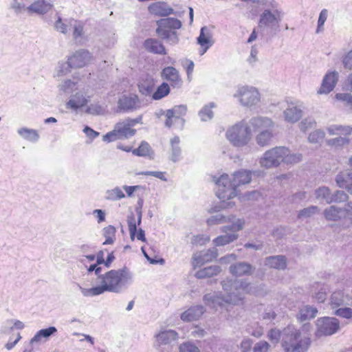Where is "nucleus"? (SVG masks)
<instances>
[{"mask_svg":"<svg viewBox=\"0 0 352 352\" xmlns=\"http://www.w3.org/2000/svg\"><path fill=\"white\" fill-rule=\"evenodd\" d=\"M119 139H121V138L116 126L114 127L113 130L106 133L102 137L103 141L107 142H113Z\"/></svg>","mask_w":352,"mask_h":352,"instance_id":"obj_45","label":"nucleus"},{"mask_svg":"<svg viewBox=\"0 0 352 352\" xmlns=\"http://www.w3.org/2000/svg\"><path fill=\"white\" fill-rule=\"evenodd\" d=\"M338 78L336 72H329L324 77L322 85L318 90L319 94H329L335 87Z\"/></svg>","mask_w":352,"mask_h":352,"instance_id":"obj_19","label":"nucleus"},{"mask_svg":"<svg viewBox=\"0 0 352 352\" xmlns=\"http://www.w3.org/2000/svg\"><path fill=\"white\" fill-rule=\"evenodd\" d=\"M171 337L173 340H176L177 338V333L173 330L164 331L157 335L159 340L164 341L166 338Z\"/></svg>","mask_w":352,"mask_h":352,"instance_id":"obj_50","label":"nucleus"},{"mask_svg":"<svg viewBox=\"0 0 352 352\" xmlns=\"http://www.w3.org/2000/svg\"><path fill=\"white\" fill-rule=\"evenodd\" d=\"M83 132L91 140H94V139L96 138L100 134L98 132L94 131V129H92L91 128H90L88 126H86L84 128Z\"/></svg>","mask_w":352,"mask_h":352,"instance_id":"obj_56","label":"nucleus"},{"mask_svg":"<svg viewBox=\"0 0 352 352\" xmlns=\"http://www.w3.org/2000/svg\"><path fill=\"white\" fill-rule=\"evenodd\" d=\"M317 335L331 336L340 329V322L336 318L322 317L317 320Z\"/></svg>","mask_w":352,"mask_h":352,"instance_id":"obj_11","label":"nucleus"},{"mask_svg":"<svg viewBox=\"0 0 352 352\" xmlns=\"http://www.w3.org/2000/svg\"><path fill=\"white\" fill-rule=\"evenodd\" d=\"M141 250L144 256L146 258V259L149 261L150 263L163 264L164 263V260L160 257L159 251L155 246H142L141 248Z\"/></svg>","mask_w":352,"mask_h":352,"instance_id":"obj_22","label":"nucleus"},{"mask_svg":"<svg viewBox=\"0 0 352 352\" xmlns=\"http://www.w3.org/2000/svg\"><path fill=\"white\" fill-rule=\"evenodd\" d=\"M118 148L126 153H132L135 156L147 157L153 159L154 151L151 145L146 141H142L138 148H133L131 146H127L120 144Z\"/></svg>","mask_w":352,"mask_h":352,"instance_id":"obj_13","label":"nucleus"},{"mask_svg":"<svg viewBox=\"0 0 352 352\" xmlns=\"http://www.w3.org/2000/svg\"><path fill=\"white\" fill-rule=\"evenodd\" d=\"M245 221L243 219H239L236 220V222H234L231 226L224 227L223 231L226 233H230L226 235H221L215 238L213 240L214 244L216 246H222L234 241L238 237V235L235 233L242 230Z\"/></svg>","mask_w":352,"mask_h":352,"instance_id":"obj_6","label":"nucleus"},{"mask_svg":"<svg viewBox=\"0 0 352 352\" xmlns=\"http://www.w3.org/2000/svg\"><path fill=\"white\" fill-rule=\"evenodd\" d=\"M285 120L290 122L298 121L301 117V112L296 107L287 109L285 112Z\"/></svg>","mask_w":352,"mask_h":352,"instance_id":"obj_38","label":"nucleus"},{"mask_svg":"<svg viewBox=\"0 0 352 352\" xmlns=\"http://www.w3.org/2000/svg\"><path fill=\"white\" fill-rule=\"evenodd\" d=\"M162 78L170 83L172 87H178L182 83V79L178 71L173 67L164 68L161 73Z\"/></svg>","mask_w":352,"mask_h":352,"instance_id":"obj_20","label":"nucleus"},{"mask_svg":"<svg viewBox=\"0 0 352 352\" xmlns=\"http://www.w3.org/2000/svg\"><path fill=\"white\" fill-rule=\"evenodd\" d=\"M54 25L55 28L62 33L65 34L68 30V24L63 23L60 18L58 19V20L55 22Z\"/></svg>","mask_w":352,"mask_h":352,"instance_id":"obj_55","label":"nucleus"},{"mask_svg":"<svg viewBox=\"0 0 352 352\" xmlns=\"http://www.w3.org/2000/svg\"><path fill=\"white\" fill-rule=\"evenodd\" d=\"M20 135L23 137L25 139L30 141H36L38 138V135L36 131L33 129H28L26 128H22L19 130Z\"/></svg>","mask_w":352,"mask_h":352,"instance_id":"obj_40","label":"nucleus"},{"mask_svg":"<svg viewBox=\"0 0 352 352\" xmlns=\"http://www.w3.org/2000/svg\"><path fill=\"white\" fill-rule=\"evenodd\" d=\"M91 54L87 50H79L74 53L67 59L70 68H80L87 65L91 60Z\"/></svg>","mask_w":352,"mask_h":352,"instance_id":"obj_14","label":"nucleus"},{"mask_svg":"<svg viewBox=\"0 0 352 352\" xmlns=\"http://www.w3.org/2000/svg\"><path fill=\"white\" fill-rule=\"evenodd\" d=\"M127 223L131 239L134 241L135 239H137L141 241L146 242L144 231L141 228L137 229L138 226L141 223V215L140 214L137 219L134 214L129 216Z\"/></svg>","mask_w":352,"mask_h":352,"instance_id":"obj_16","label":"nucleus"},{"mask_svg":"<svg viewBox=\"0 0 352 352\" xmlns=\"http://www.w3.org/2000/svg\"><path fill=\"white\" fill-rule=\"evenodd\" d=\"M252 136L251 121L248 125L236 124L226 132L227 139L235 146L248 144Z\"/></svg>","mask_w":352,"mask_h":352,"instance_id":"obj_5","label":"nucleus"},{"mask_svg":"<svg viewBox=\"0 0 352 352\" xmlns=\"http://www.w3.org/2000/svg\"><path fill=\"white\" fill-rule=\"evenodd\" d=\"M318 302H324L327 298V292L324 289H321L317 292L314 296Z\"/></svg>","mask_w":352,"mask_h":352,"instance_id":"obj_60","label":"nucleus"},{"mask_svg":"<svg viewBox=\"0 0 352 352\" xmlns=\"http://www.w3.org/2000/svg\"><path fill=\"white\" fill-rule=\"evenodd\" d=\"M335 98L344 103L346 107H348L352 110V95L347 93L344 94H336Z\"/></svg>","mask_w":352,"mask_h":352,"instance_id":"obj_43","label":"nucleus"},{"mask_svg":"<svg viewBox=\"0 0 352 352\" xmlns=\"http://www.w3.org/2000/svg\"><path fill=\"white\" fill-rule=\"evenodd\" d=\"M88 100L81 94L77 93L73 99L69 100L67 106L72 109H76L85 106Z\"/></svg>","mask_w":352,"mask_h":352,"instance_id":"obj_34","label":"nucleus"},{"mask_svg":"<svg viewBox=\"0 0 352 352\" xmlns=\"http://www.w3.org/2000/svg\"><path fill=\"white\" fill-rule=\"evenodd\" d=\"M309 337H301L299 330H296L291 335L290 344L286 347L287 352H306L311 345Z\"/></svg>","mask_w":352,"mask_h":352,"instance_id":"obj_12","label":"nucleus"},{"mask_svg":"<svg viewBox=\"0 0 352 352\" xmlns=\"http://www.w3.org/2000/svg\"><path fill=\"white\" fill-rule=\"evenodd\" d=\"M251 179L252 173L246 170L234 173L232 180H230L228 175H222L216 182L218 187L217 195L222 202H226L236 196L237 186L248 184Z\"/></svg>","mask_w":352,"mask_h":352,"instance_id":"obj_2","label":"nucleus"},{"mask_svg":"<svg viewBox=\"0 0 352 352\" xmlns=\"http://www.w3.org/2000/svg\"><path fill=\"white\" fill-rule=\"evenodd\" d=\"M138 123V121L136 119H126L122 122H118L115 126L121 139L129 138L135 134L136 130L133 127Z\"/></svg>","mask_w":352,"mask_h":352,"instance_id":"obj_17","label":"nucleus"},{"mask_svg":"<svg viewBox=\"0 0 352 352\" xmlns=\"http://www.w3.org/2000/svg\"><path fill=\"white\" fill-rule=\"evenodd\" d=\"M202 306H195L189 308L181 315V319L184 322H191L198 320L204 314Z\"/></svg>","mask_w":352,"mask_h":352,"instance_id":"obj_26","label":"nucleus"},{"mask_svg":"<svg viewBox=\"0 0 352 352\" xmlns=\"http://www.w3.org/2000/svg\"><path fill=\"white\" fill-rule=\"evenodd\" d=\"M52 8V5L45 0H38L32 3L28 8V10L31 12L38 14L46 13Z\"/></svg>","mask_w":352,"mask_h":352,"instance_id":"obj_29","label":"nucleus"},{"mask_svg":"<svg viewBox=\"0 0 352 352\" xmlns=\"http://www.w3.org/2000/svg\"><path fill=\"white\" fill-rule=\"evenodd\" d=\"M327 10L326 9H324L320 12L318 21L317 32H319L322 28L327 19Z\"/></svg>","mask_w":352,"mask_h":352,"instance_id":"obj_54","label":"nucleus"},{"mask_svg":"<svg viewBox=\"0 0 352 352\" xmlns=\"http://www.w3.org/2000/svg\"><path fill=\"white\" fill-rule=\"evenodd\" d=\"M270 349V344L264 340L256 342L253 346V352H268Z\"/></svg>","mask_w":352,"mask_h":352,"instance_id":"obj_46","label":"nucleus"},{"mask_svg":"<svg viewBox=\"0 0 352 352\" xmlns=\"http://www.w3.org/2000/svg\"><path fill=\"white\" fill-rule=\"evenodd\" d=\"M186 113L187 107L185 105H177L171 109L167 110L165 114V125L168 128L174 126L176 124L183 126Z\"/></svg>","mask_w":352,"mask_h":352,"instance_id":"obj_10","label":"nucleus"},{"mask_svg":"<svg viewBox=\"0 0 352 352\" xmlns=\"http://www.w3.org/2000/svg\"><path fill=\"white\" fill-rule=\"evenodd\" d=\"M230 271L233 276L239 277L250 274L252 272V267L245 263H239L232 265L230 268Z\"/></svg>","mask_w":352,"mask_h":352,"instance_id":"obj_28","label":"nucleus"},{"mask_svg":"<svg viewBox=\"0 0 352 352\" xmlns=\"http://www.w3.org/2000/svg\"><path fill=\"white\" fill-rule=\"evenodd\" d=\"M144 48L149 52L157 54H166V51L163 44L154 38H148L144 42Z\"/></svg>","mask_w":352,"mask_h":352,"instance_id":"obj_24","label":"nucleus"},{"mask_svg":"<svg viewBox=\"0 0 352 352\" xmlns=\"http://www.w3.org/2000/svg\"><path fill=\"white\" fill-rule=\"evenodd\" d=\"M318 212V208L311 206L307 208H305L300 211L298 214L299 217H310L312 214L316 213Z\"/></svg>","mask_w":352,"mask_h":352,"instance_id":"obj_53","label":"nucleus"},{"mask_svg":"<svg viewBox=\"0 0 352 352\" xmlns=\"http://www.w3.org/2000/svg\"><path fill=\"white\" fill-rule=\"evenodd\" d=\"M129 278V274L126 268L111 270L99 276L100 285L87 289L84 294L98 296L105 292H119Z\"/></svg>","mask_w":352,"mask_h":352,"instance_id":"obj_1","label":"nucleus"},{"mask_svg":"<svg viewBox=\"0 0 352 352\" xmlns=\"http://www.w3.org/2000/svg\"><path fill=\"white\" fill-rule=\"evenodd\" d=\"M148 10L152 14L159 16H166L173 13V10L164 2H155L151 3Z\"/></svg>","mask_w":352,"mask_h":352,"instance_id":"obj_23","label":"nucleus"},{"mask_svg":"<svg viewBox=\"0 0 352 352\" xmlns=\"http://www.w3.org/2000/svg\"><path fill=\"white\" fill-rule=\"evenodd\" d=\"M220 272L221 268L219 266H210L198 271L196 273V276L199 278H205L217 275Z\"/></svg>","mask_w":352,"mask_h":352,"instance_id":"obj_33","label":"nucleus"},{"mask_svg":"<svg viewBox=\"0 0 352 352\" xmlns=\"http://www.w3.org/2000/svg\"><path fill=\"white\" fill-rule=\"evenodd\" d=\"M145 176H153L162 181H167L166 173L162 171H146L142 173Z\"/></svg>","mask_w":352,"mask_h":352,"instance_id":"obj_51","label":"nucleus"},{"mask_svg":"<svg viewBox=\"0 0 352 352\" xmlns=\"http://www.w3.org/2000/svg\"><path fill=\"white\" fill-rule=\"evenodd\" d=\"M82 32L83 26L81 24L74 25L73 35L75 38L81 36L82 35Z\"/></svg>","mask_w":352,"mask_h":352,"instance_id":"obj_63","label":"nucleus"},{"mask_svg":"<svg viewBox=\"0 0 352 352\" xmlns=\"http://www.w3.org/2000/svg\"><path fill=\"white\" fill-rule=\"evenodd\" d=\"M274 123L271 119L257 117L251 120L252 134L256 133V140L260 146L270 144L272 138Z\"/></svg>","mask_w":352,"mask_h":352,"instance_id":"obj_4","label":"nucleus"},{"mask_svg":"<svg viewBox=\"0 0 352 352\" xmlns=\"http://www.w3.org/2000/svg\"><path fill=\"white\" fill-rule=\"evenodd\" d=\"M116 229L113 226L109 225L102 230V234L105 238L103 245H111L116 240Z\"/></svg>","mask_w":352,"mask_h":352,"instance_id":"obj_31","label":"nucleus"},{"mask_svg":"<svg viewBox=\"0 0 352 352\" xmlns=\"http://www.w3.org/2000/svg\"><path fill=\"white\" fill-rule=\"evenodd\" d=\"M280 20V11L276 9L273 11L266 9L260 16L258 25L260 27L278 26Z\"/></svg>","mask_w":352,"mask_h":352,"instance_id":"obj_15","label":"nucleus"},{"mask_svg":"<svg viewBox=\"0 0 352 352\" xmlns=\"http://www.w3.org/2000/svg\"><path fill=\"white\" fill-rule=\"evenodd\" d=\"M336 182L340 188H346L352 195V172H340L336 177Z\"/></svg>","mask_w":352,"mask_h":352,"instance_id":"obj_25","label":"nucleus"},{"mask_svg":"<svg viewBox=\"0 0 352 352\" xmlns=\"http://www.w3.org/2000/svg\"><path fill=\"white\" fill-rule=\"evenodd\" d=\"M204 28H201L200 34L197 38V42L201 47V54H204L212 45L210 36L204 34Z\"/></svg>","mask_w":352,"mask_h":352,"instance_id":"obj_32","label":"nucleus"},{"mask_svg":"<svg viewBox=\"0 0 352 352\" xmlns=\"http://www.w3.org/2000/svg\"><path fill=\"white\" fill-rule=\"evenodd\" d=\"M214 107V104L206 105L202 108L199 112V116L202 120L206 121L211 119L213 116V112L212 109Z\"/></svg>","mask_w":352,"mask_h":352,"instance_id":"obj_44","label":"nucleus"},{"mask_svg":"<svg viewBox=\"0 0 352 352\" xmlns=\"http://www.w3.org/2000/svg\"><path fill=\"white\" fill-rule=\"evenodd\" d=\"M301 160V155L291 153L284 146L275 147L267 151L260 160V164L264 168L278 166L280 163L287 164H296Z\"/></svg>","mask_w":352,"mask_h":352,"instance_id":"obj_3","label":"nucleus"},{"mask_svg":"<svg viewBox=\"0 0 352 352\" xmlns=\"http://www.w3.org/2000/svg\"><path fill=\"white\" fill-rule=\"evenodd\" d=\"M344 292L339 290L334 292L330 298V305L333 308L340 307L344 302Z\"/></svg>","mask_w":352,"mask_h":352,"instance_id":"obj_39","label":"nucleus"},{"mask_svg":"<svg viewBox=\"0 0 352 352\" xmlns=\"http://www.w3.org/2000/svg\"><path fill=\"white\" fill-rule=\"evenodd\" d=\"M56 331V329L54 327H50L47 329H41L38 331L35 334V336L31 339L30 344H32L34 342H40L42 338H48Z\"/></svg>","mask_w":352,"mask_h":352,"instance_id":"obj_35","label":"nucleus"},{"mask_svg":"<svg viewBox=\"0 0 352 352\" xmlns=\"http://www.w3.org/2000/svg\"><path fill=\"white\" fill-rule=\"evenodd\" d=\"M179 352H200L197 346L190 342H185L179 346Z\"/></svg>","mask_w":352,"mask_h":352,"instance_id":"obj_47","label":"nucleus"},{"mask_svg":"<svg viewBox=\"0 0 352 352\" xmlns=\"http://www.w3.org/2000/svg\"><path fill=\"white\" fill-rule=\"evenodd\" d=\"M234 96L245 107H252L260 101V94L253 87L243 86L239 87Z\"/></svg>","mask_w":352,"mask_h":352,"instance_id":"obj_9","label":"nucleus"},{"mask_svg":"<svg viewBox=\"0 0 352 352\" xmlns=\"http://www.w3.org/2000/svg\"><path fill=\"white\" fill-rule=\"evenodd\" d=\"M139 91L145 96L151 95L155 87V80L150 76L142 79L138 85Z\"/></svg>","mask_w":352,"mask_h":352,"instance_id":"obj_27","label":"nucleus"},{"mask_svg":"<svg viewBox=\"0 0 352 352\" xmlns=\"http://www.w3.org/2000/svg\"><path fill=\"white\" fill-rule=\"evenodd\" d=\"M324 134L320 131H314L309 135V140L311 142H318L319 140L323 139Z\"/></svg>","mask_w":352,"mask_h":352,"instance_id":"obj_52","label":"nucleus"},{"mask_svg":"<svg viewBox=\"0 0 352 352\" xmlns=\"http://www.w3.org/2000/svg\"><path fill=\"white\" fill-rule=\"evenodd\" d=\"M348 199V195L343 191H338L333 197V201H345Z\"/></svg>","mask_w":352,"mask_h":352,"instance_id":"obj_58","label":"nucleus"},{"mask_svg":"<svg viewBox=\"0 0 352 352\" xmlns=\"http://www.w3.org/2000/svg\"><path fill=\"white\" fill-rule=\"evenodd\" d=\"M125 197V195L122 190L116 187L107 191V198L110 200H119Z\"/></svg>","mask_w":352,"mask_h":352,"instance_id":"obj_42","label":"nucleus"},{"mask_svg":"<svg viewBox=\"0 0 352 352\" xmlns=\"http://www.w3.org/2000/svg\"><path fill=\"white\" fill-rule=\"evenodd\" d=\"M94 214L96 215L97 218L98 223H102L105 220V213L103 210L100 209H96L93 212Z\"/></svg>","mask_w":352,"mask_h":352,"instance_id":"obj_59","label":"nucleus"},{"mask_svg":"<svg viewBox=\"0 0 352 352\" xmlns=\"http://www.w3.org/2000/svg\"><path fill=\"white\" fill-rule=\"evenodd\" d=\"M141 188L140 186H124V189L128 197H131L133 192Z\"/></svg>","mask_w":352,"mask_h":352,"instance_id":"obj_62","label":"nucleus"},{"mask_svg":"<svg viewBox=\"0 0 352 352\" xmlns=\"http://www.w3.org/2000/svg\"><path fill=\"white\" fill-rule=\"evenodd\" d=\"M248 285L247 283H241L239 287H236V292L229 294L227 299H223L220 301L219 298L217 297L212 301L217 302L220 305H223V302L228 304H237L239 301L241 300V298L238 296L245 294L248 292Z\"/></svg>","mask_w":352,"mask_h":352,"instance_id":"obj_18","label":"nucleus"},{"mask_svg":"<svg viewBox=\"0 0 352 352\" xmlns=\"http://www.w3.org/2000/svg\"><path fill=\"white\" fill-rule=\"evenodd\" d=\"M218 256L217 250H208L193 258L192 264L195 267H200L206 263L215 260Z\"/></svg>","mask_w":352,"mask_h":352,"instance_id":"obj_21","label":"nucleus"},{"mask_svg":"<svg viewBox=\"0 0 352 352\" xmlns=\"http://www.w3.org/2000/svg\"><path fill=\"white\" fill-rule=\"evenodd\" d=\"M252 342L250 339L244 340L241 343V349L242 352H250L252 349Z\"/></svg>","mask_w":352,"mask_h":352,"instance_id":"obj_57","label":"nucleus"},{"mask_svg":"<svg viewBox=\"0 0 352 352\" xmlns=\"http://www.w3.org/2000/svg\"><path fill=\"white\" fill-rule=\"evenodd\" d=\"M265 265L270 267L283 270L287 266L286 259L283 256H270L266 258Z\"/></svg>","mask_w":352,"mask_h":352,"instance_id":"obj_30","label":"nucleus"},{"mask_svg":"<svg viewBox=\"0 0 352 352\" xmlns=\"http://www.w3.org/2000/svg\"><path fill=\"white\" fill-rule=\"evenodd\" d=\"M170 93L169 85L166 82H162L153 93L152 98L154 100H160Z\"/></svg>","mask_w":352,"mask_h":352,"instance_id":"obj_37","label":"nucleus"},{"mask_svg":"<svg viewBox=\"0 0 352 352\" xmlns=\"http://www.w3.org/2000/svg\"><path fill=\"white\" fill-rule=\"evenodd\" d=\"M342 212L343 210H338L334 206H331L328 210L324 211V217L327 220L336 221L340 219V214Z\"/></svg>","mask_w":352,"mask_h":352,"instance_id":"obj_41","label":"nucleus"},{"mask_svg":"<svg viewBox=\"0 0 352 352\" xmlns=\"http://www.w3.org/2000/svg\"><path fill=\"white\" fill-rule=\"evenodd\" d=\"M97 264H104V253L103 250H100L96 255Z\"/></svg>","mask_w":352,"mask_h":352,"instance_id":"obj_64","label":"nucleus"},{"mask_svg":"<svg viewBox=\"0 0 352 352\" xmlns=\"http://www.w3.org/2000/svg\"><path fill=\"white\" fill-rule=\"evenodd\" d=\"M318 310L316 308L311 306H305L300 309L298 319L300 321L306 320L309 318H314L316 317Z\"/></svg>","mask_w":352,"mask_h":352,"instance_id":"obj_36","label":"nucleus"},{"mask_svg":"<svg viewBox=\"0 0 352 352\" xmlns=\"http://www.w3.org/2000/svg\"><path fill=\"white\" fill-rule=\"evenodd\" d=\"M335 314L344 318L350 319L352 318V309L349 307L340 308L336 311Z\"/></svg>","mask_w":352,"mask_h":352,"instance_id":"obj_48","label":"nucleus"},{"mask_svg":"<svg viewBox=\"0 0 352 352\" xmlns=\"http://www.w3.org/2000/svg\"><path fill=\"white\" fill-rule=\"evenodd\" d=\"M280 333L279 331L278 330H276V329H271L269 333H268V338L271 340V341H273L274 340H278L279 338H280Z\"/></svg>","mask_w":352,"mask_h":352,"instance_id":"obj_61","label":"nucleus"},{"mask_svg":"<svg viewBox=\"0 0 352 352\" xmlns=\"http://www.w3.org/2000/svg\"><path fill=\"white\" fill-rule=\"evenodd\" d=\"M157 34L162 38H168L172 34H175V30L182 27L179 20L175 18H165L157 21Z\"/></svg>","mask_w":352,"mask_h":352,"instance_id":"obj_7","label":"nucleus"},{"mask_svg":"<svg viewBox=\"0 0 352 352\" xmlns=\"http://www.w3.org/2000/svg\"><path fill=\"white\" fill-rule=\"evenodd\" d=\"M342 63L345 69H352V49L343 56Z\"/></svg>","mask_w":352,"mask_h":352,"instance_id":"obj_49","label":"nucleus"},{"mask_svg":"<svg viewBox=\"0 0 352 352\" xmlns=\"http://www.w3.org/2000/svg\"><path fill=\"white\" fill-rule=\"evenodd\" d=\"M330 135L338 136L329 141L330 144L344 145L349 143V136L352 133V127L348 125L333 124L327 128Z\"/></svg>","mask_w":352,"mask_h":352,"instance_id":"obj_8","label":"nucleus"}]
</instances>
